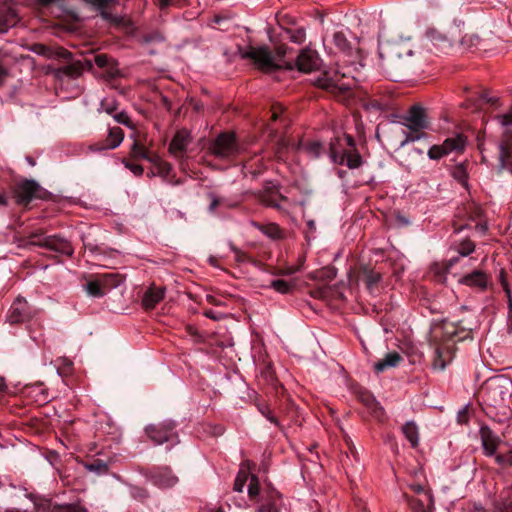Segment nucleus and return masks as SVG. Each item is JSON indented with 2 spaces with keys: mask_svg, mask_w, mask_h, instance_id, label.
I'll use <instances>...</instances> for the list:
<instances>
[{
  "mask_svg": "<svg viewBox=\"0 0 512 512\" xmlns=\"http://www.w3.org/2000/svg\"><path fill=\"white\" fill-rule=\"evenodd\" d=\"M410 488L416 493L417 496H422L423 493H430V491L425 490V488L420 484H411Z\"/></svg>",
  "mask_w": 512,
  "mask_h": 512,
  "instance_id": "nucleus-53",
  "label": "nucleus"
},
{
  "mask_svg": "<svg viewBox=\"0 0 512 512\" xmlns=\"http://www.w3.org/2000/svg\"><path fill=\"white\" fill-rule=\"evenodd\" d=\"M282 37L295 44H302L306 39V32L304 28H283Z\"/></svg>",
  "mask_w": 512,
  "mask_h": 512,
  "instance_id": "nucleus-27",
  "label": "nucleus"
},
{
  "mask_svg": "<svg viewBox=\"0 0 512 512\" xmlns=\"http://www.w3.org/2000/svg\"><path fill=\"white\" fill-rule=\"evenodd\" d=\"M57 56L58 57H62L64 59H69L70 56H71V53L63 48H60L58 51H57Z\"/></svg>",
  "mask_w": 512,
  "mask_h": 512,
  "instance_id": "nucleus-61",
  "label": "nucleus"
},
{
  "mask_svg": "<svg viewBox=\"0 0 512 512\" xmlns=\"http://www.w3.org/2000/svg\"><path fill=\"white\" fill-rule=\"evenodd\" d=\"M242 58L251 59L255 66L263 72L270 73L278 69H293L292 62L279 63L272 55L268 47H249L248 50L241 54Z\"/></svg>",
  "mask_w": 512,
  "mask_h": 512,
  "instance_id": "nucleus-4",
  "label": "nucleus"
},
{
  "mask_svg": "<svg viewBox=\"0 0 512 512\" xmlns=\"http://www.w3.org/2000/svg\"><path fill=\"white\" fill-rule=\"evenodd\" d=\"M157 170L160 175L167 177L172 170V166L170 163L163 161L162 159H158Z\"/></svg>",
  "mask_w": 512,
  "mask_h": 512,
  "instance_id": "nucleus-42",
  "label": "nucleus"
},
{
  "mask_svg": "<svg viewBox=\"0 0 512 512\" xmlns=\"http://www.w3.org/2000/svg\"><path fill=\"white\" fill-rule=\"evenodd\" d=\"M36 313V309L31 307L24 298L18 297L8 311L7 321L10 324H19L30 320Z\"/></svg>",
  "mask_w": 512,
  "mask_h": 512,
  "instance_id": "nucleus-9",
  "label": "nucleus"
},
{
  "mask_svg": "<svg viewBox=\"0 0 512 512\" xmlns=\"http://www.w3.org/2000/svg\"><path fill=\"white\" fill-rule=\"evenodd\" d=\"M459 284L484 291L489 284V276L482 270H474L459 278Z\"/></svg>",
  "mask_w": 512,
  "mask_h": 512,
  "instance_id": "nucleus-17",
  "label": "nucleus"
},
{
  "mask_svg": "<svg viewBox=\"0 0 512 512\" xmlns=\"http://www.w3.org/2000/svg\"><path fill=\"white\" fill-rule=\"evenodd\" d=\"M498 149L497 171L499 173L507 171L512 174V131L510 129H505Z\"/></svg>",
  "mask_w": 512,
  "mask_h": 512,
  "instance_id": "nucleus-10",
  "label": "nucleus"
},
{
  "mask_svg": "<svg viewBox=\"0 0 512 512\" xmlns=\"http://www.w3.org/2000/svg\"><path fill=\"white\" fill-rule=\"evenodd\" d=\"M101 107L107 114L110 115L113 114V112L116 110L114 102L108 103L106 101H102Z\"/></svg>",
  "mask_w": 512,
  "mask_h": 512,
  "instance_id": "nucleus-51",
  "label": "nucleus"
},
{
  "mask_svg": "<svg viewBox=\"0 0 512 512\" xmlns=\"http://www.w3.org/2000/svg\"><path fill=\"white\" fill-rule=\"evenodd\" d=\"M302 149L307 153V155L310 158H313V159H316V158L320 157V155L324 151L323 145L320 142H318V141H314V142H310V143L304 144L302 146Z\"/></svg>",
  "mask_w": 512,
  "mask_h": 512,
  "instance_id": "nucleus-30",
  "label": "nucleus"
},
{
  "mask_svg": "<svg viewBox=\"0 0 512 512\" xmlns=\"http://www.w3.org/2000/svg\"><path fill=\"white\" fill-rule=\"evenodd\" d=\"M205 316L214 320L221 319V316L217 315L214 311L209 310L205 312Z\"/></svg>",
  "mask_w": 512,
  "mask_h": 512,
  "instance_id": "nucleus-63",
  "label": "nucleus"
},
{
  "mask_svg": "<svg viewBox=\"0 0 512 512\" xmlns=\"http://www.w3.org/2000/svg\"><path fill=\"white\" fill-rule=\"evenodd\" d=\"M496 119L503 127H508V126L512 125V114L511 113L504 114V115H498V116H496Z\"/></svg>",
  "mask_w": 512,
  "mask_h": 512,
  "instance_id": "nucleus-46",
  "label": "nucleus"
},
{
  "mask_svg": "<svg viewBox=\"0 0 512 512\" xmlns=\"http://www.w3.org/2000/svg\"><path fill=\"white\" fill-rule=\"evenodd\" d=\"M31 244L45 247L67 256H71L73 254V248L70 242L57 236L44 237L41 235H33L31 237Z\"/></svg>",
  "mask_w": 512,
  "mask_h": 512,
  "instance_id": "nucleus-8",
  "label": "nucleus"
},
{
  "mask_svg": "<svg viewBox=\"0 0 512 512\" xmlns=\"http://www.w3.org/2000/svg\"><path fill=\"white\" fill-rule=\"evenodd\" d=\"M435 354L436 357L433 362V368L442 371L447 365V359L440 349H437Z\"/></svg>",
  "mask_w": 512,
  "mask_h": 512,
  "instance_id": "nucleus-39",
  "label": "nucleus"
},
{
  "mask_svg": "<svg viewBox=\"0 0 512 512\" xmlns=\"http://www.w3.org/2000/svg\"><path fill=\"white\" fill-rule=\"evenodd\" d=\"M65 70L67 71V77L76 78L81 75L83 69L80 62H75L65 65Z\"/></svg>",
  "mask_w": 512,
  "mask_h": 512,
  "instance_id": "nucleus-38",
  "label": "nucleus"
},
{
  "mask_svg": "<svg viewBox=\"0 0 512 512\" xmlns=\"http://www.w3.org/2000/svg\"><path fill=\"white\" fill-rule=\"evenodd\" d=\"M39 185L33 180H26L16 189V200L19 204L27 205L39 192Z\"/></svg>",
  "mask_w": 512,
  "mask_h": 512,
  "instance_id": "nucleus-18",
  "label": "nucleus"
},
{
  "mask_svg": "<svg viewBox=\"0 0 512 512\" xmlns=\"http://www.w3.org/2000/svg\"><path fill=\"white\" fill-rule=\"evenodd\" d=\"M402 360V357L397 352H390L386 356L375 363L374 369L377 372H383L388 368L396 367Z\"/></svg>",
  "mask_w": 512,
  "mask_h": 512,
  "instance_id": "nucleus-24",
  "label": "nucleus"
},
{
  "mask_svg": "<svg viewBox=\"0 0 512 512\" xmlns=\"http://www.w3.org/2000/svg\"><path fill=\"white\" fill-rule=\"evenodd\" d=\"M164 297V289L160 287L149 288L143 298L142 304L146 309H153Z\"/></svg>",
  "mask_w": 512,
  "mask_h": 512,
  "instance_id": "nucleus-23",
  "label": "nucleus"
},
{
  "mask_svg": "<svg viewBox=\"0 0 512 512\" xmlns=\"http://www.w3.org/2000/svg\"><path fill=\"white\" fill-rule=\"evenodd\" d=\"M192 138L186 129H181L175 133L170 145L169 152L176 158H180L186 152L187 147L191 143Z\"/></svg>",
  "mask_w": 512,
  "mask_h": 512,
  "instance_id": "nucleus-16",
  "label": "nucleus"
},
{
  "mask_svg": "<svg viewBox=\"0 0 512 512\" xmlns=\"http://www.w3.org/2000/svg\"><path fill=\"white\" fill-rule=\"evenodd\" d=\"M53 73L55 77L59 79H62L65 76L67 77V71L65 70V66L55 69Z\"/></svg>",
  "mask_w": 512,
  "mask_h": 512,
  "instance_id": "nucleus-57",
  "label": "nucleus"
},
{
  "mask_svg": "<svg viewBox=\"0 0 512 512\" xmlns=\"http://www.w3.org/2000/svg\"><path fill=\"white\" fill-rule=\"evenodd\" d=\"M288 52L289 48L286 45H280L276 48V55L274 57L279 61V63L283 64L284 62H282V58L285 57Z\"/></svg>",
  "mask_w": 512,
  "mask_h": 512,
  "instance_id": "nucleus-47",
  "label": "nucleus"
},
{
  "mask_svg": "<svg viewBox=\"0 0 512 512\" xmlns=\"http://www.w3.org/2000/svg\"><path fill=\"white\" fill-rule=\"evenodd\" d=\"M360 278L365 283L367 289L373 293L374 289L381 281V274L368 266H362L360 269Z\"/></svg>",
  "mask_w": 512,
  "mask_h": 512,
  "instance_id": "nucleus-22",
  "label": "nucleus"
},
{
  "mask_svg": "<svg viewBox=\"0 0 512 512\" xmlns=\"http://www.w3.org/2000/svg\"><path fill=\"white\" fill-rule=\"evenodd\" d=\"M402 432L412 447H416L419 443V430L415 422L408 421L402 426Z\"/></svg>",
  "mask_w": 512,
  "mask_h": 512,
  "instance_id": "nucleus-26",
  "label": "nucleus"
},
{
  "mask_svg": "<svg viewBox=\"0 0 512 512\" xmlns=\"http://www.w3.org/2000/svg\"><path fill=\"white\" fill-rule=\"evenodd\" d=\"M481 98L491 105H496L498 103V98L490 97L486 93L482 94Z\"/></svg>",
  "mask_w": 512,
  "mask_h": 512,
  "instance_id": "nucleus-60",
  "label": "nucleus"
},
{
  "mask_svg": "<svg viewBox=\"0 0 512 512\" xmlns=\"http://www.w3.org/2000/svg\"><path fill=\"white\" fill-rule=\"evenodd\" d=\"M145 159L148 160L149 162L153 163L157 167L158 159H161V158L157 155L149 156L147 154V158H145Z\"/></svg>",
  "mask_w": 512,
  "mask_h": 512,
  "instance_id": "nucleus-64",
  "label": "nucleus"
},
{
  "mask_svg": "<svg viewBox=\"0 0 512 512\" xmlns=\"http://www.w3.org/2000/svg\"><path fill=\"white\" fill-rule=\"evenodd\" d=\"M16 12L10 0L0 1V34L5 33L16 23Z\"/></svg>",
  "mask_w": 512,
  "mask_h": 512,
  "instance_id": "nucleus-19",
  "label": "nucleus"
},
{
  "mask_svg": "<svg viewBox=\"0 0 512 512\" xmlns=\"http://www.w3.org/2000/svg\"><path fill=\"white\" fill-rule=\"evenodd\" d=\"M212 154L217 157L226 158L234 155L237 151L234 135L220 134L210 147Z\"/></svg>",
  "mask_w": 512,
  "mask_h": 512,
  "instance_id": "nucleus-12",
  "label": "nucleus"
},
{
  "mask_svg": "<svg viewBox=\"0 0 512 512\" xmlns=\"http://www.w3.org/2000/svg\"><path fill=\"white\" fill-rule=\"evenodd\" d=\"M248 479H249L248 471L244 468H241L237 474L236 479H235L234 491L242 492Z\"/></svg>",
  "mask_w": 512,
  "mask_h": 512,
  "instance_id": "nucleus-35",
  "label": "nucleus"
},
{
  "mask_svg": "<svg viewBox=\"0 0 512 512\" xmlns=\"http://www.w3.org/2000/svg\"><path fill=\"white\" fill-rule=\"evenodd\" d=\"M330 158L334 163L346 165L350 169L358 168L362 163L357 151L339 149L334 142L330 143Z\"/></svg>",
  "mask_w": 512,
  "mask_h": 512,
  "instance_id": "nucleus-11",
  "label": "nucleus"
},
{
  "mask_svg": "<svg viewBox=\"0 0 512 512\" xmlns=\"http://www.w3.org/2000/svg\"><path fill=\"white\" fill-rule=\"evenodd\" d=\"M150 477L153 484L160 488H170L178 482V478L167 467L155 470Z\"/></svg>",
  "mask_w": 512,
  "mask_h": 512,
  "instance_id": "nucleus-20",
  "label": "nucleus"
},
{
  "mask_svg": "<svg viewBox=\"0 0 512 512\" xmlns=\"http://www.w3.org/2000/svg\"><path fill=\"white\" fill-rule=\"evenodd\" d=\"M263 202L265 205L269 206V207H274L278 210H281L282 209V206L279 202H276L275 200H273L272 198H264L263 199Z\"/></svg>",
  "mask_w": 512,
  "mask_h": 512,
  "instance_id": "nucleus-56",
  "label": "nucleus"
},
{
  "mask_svg": "<svg viewBox=\"0 0 512 512\" xmlns=\"http://www.w3.org/2000/svg\"><path fill=\"white\" fill-rule=\"evenodd\" d=\"M409 505L414 512H432L434 501L431 493H423L422 496L411 497Z\"/></svg>",
  "mask_w": 512,
  "mask_h": 512,
  "instance_id": "nucleus-21",
  "label": "nucleus"
},
{
  "mask_svg": "<svg viewBox=\"0 0 512 512\" xmlns=\"http://www.w3.org/2000/svg\"><path fill=\"white\" fill-rule=\"evenodd\" d=\"M336 146L339 148V149H342L343 147V142H345V144L350 147V148H353L355 143H354V140L351 136L349 135H343L342 138L338 137L336 138L334 141H333Z\"/></svg>",
  "mask_w": 512,
  "mask_h": 512,
  "instance_id": "nucleus-44",
  "label": "nucleus"
},
{
  "mask_svg": "<svg viewBox=\"0 0 512 512\" xmlns=\"http://www.w3.org/2000/svg\"><path fill=\"white\" fill-rule=\"evenodd\" d=\"M412 55V50L403 42H385L379 46L381 65L387 72L392 73L401 70L405 66L404 56Z\"/></svg>",
  "mask_w": 512,
  "mask_h": 512,
  "instance_id": "nucleus-1",
  "label": "nucleus"
},
{
  "mask_svg": "<svg viewBox=\"0 0 512 512\" xmlns=\"http://www.w3.org/2000/svg\"><path fill=\"white\" fill-rule=\"evenodd\" d=\"M51 512H86V509L77 504L54 505Z\"/></svg>",
  "mask_w": 512,
  "mask_h": 512,
  "instance_id": "nucleus-36",
  "label": "nucleus"
},
{
  "mask_svg": "<svg viewBox=\"0 0 512 512\" xmlns=\"http://www.w3.org/2000/svg\"><path fill=\"white\" fill-rule=\"evenodd\" d=\"M266 233L272 238H278L280 237L281 231L277 225L273 224L268 227Z\"/></svg>",
  "mask_w": 512,
  "mask_h": 512,
  "instance_id": "nucleus-50",
  "label": "nucleus"
},
{
  "mask_svg": "<svg viewBox=\"0 0 512 512\" xmlns=\"http://www.w3.org/2000/svg\"><path fill=\"white\" fill-rule=\"evenodd\" d=\"M466 145V139L456 134L451 138H447L441 145H433L428 151V157L432 160H439L445 155L453 152H462Z\"/></svg>",
  "mask_w": 512,
  "mask_h": 512,
  "instance_id": "nucleus-7",
  "label": "nucleus"
},
{
  "mask_svg": "<svg viewBox=\"0 0 512 512\" xmlns=\"http://www.w3.org/2000/svg\"><path fill=\"white\" fill-rule=\"evenodd\" d=\"M210 197H211V200H212V201H211V204H210L209 209H210L211 211H213V210L218 206V204H219V200H218V199H217V197H216V196H214V195H211Z\"/></svg>",
  "mask_w": 512,
  "mask_h": 512,
  "instance_id": "nucleus-62",
  "label": "nucleus"
},
{
  "mask_svg": "<svg viewBox=\"0 0 512 512\" xmlns=\"http://www.w3.org/2000/svg\"><path fill=\"white\" fill-rule=\"evenodd\" d=\"M293 63V68L296 67L300 72L310 73L320 66V58L318 54L309 49H302Z\"/></svg>",
  "mask_w": 512,
  "mask_h": 512,
  "instance_id": "nucleus-13",
  "label": "nucleus"
},
{
  "mask_svg": "<svg viewBox=\"0 0 512 512\" xmlns=\"http://www.w3.org/2000/svg\"><path fill=\"white\" fill-rule=\"evenodd\" d=\"M248 494L251 498H254L259 494V481L254 475L250 477V483L248 485Z\"/></svg>",
  "mask_w": 512,
  "mask_h": 512,
  "instance_id": "nucleus-40",
  "label": "nucleus"
},
{
  "mask_svg": "<svg viewBox=\"0 0 512 512\" xmlns=\"http://www.w3.org/2000/svg\"><path fill=\"white\" fill-rule=\"evenodd\" d=\"M468 420L467 407L462 408L457 414V421L460 424L466 423Z\"/></svg>",
  "mask_w": 512,
  "mask_h": 512,
  "instance_id": "nucleus-52",
  "label": "nucleus"
},
{
  "mask_svg": "<svg viewBox=\"0 0 512 512\" xmlns=\"http://www.w3.org/2000/svg\"><path fill=\"white\" fill-rule=\"evenodd\" d=\"M403 121V125L410 129L413 133L408 134L405 132V130H401L404 138L399 144L400 148H403L410 142L421 139L424 136V133H421L420 131L428 127L426 112L424 108L419 105L412 106L407 114L403 116Z\"/></svg>",
  "mask_w": 512,
  "mask_h": 512,
  "instance_id": "nucleus-3",
  "label": "nucleus"
},
{
  "mask_svg": "<svg viewBox=\"0 0 512 512\" xmlns=\"http://www.w3.org/2000/svg\"><path fill=\"white\" fill-rule=\"evenodd\" d=\"M125 166L130 169V171L137 175V176H140L142 175L143 173V167L141 165H138V164H132V163H129V162H125Z\"/></svg>",
  "mask_w": 512,
  "mask_h": 512,
  "instance_id": "nucleus-49",
  "label": "nucleus"
},
{
  "mask_svg": "<svg viewBox=\"0 0 512 512\" xmlns=\"http://www.w3.org/2000/svg\"><path fill=\"white\" fill-rule=\"evenodd\" d=\"M86 469L90 472H94L96 474H105L108 472V465L106 462L96 459L93 462L86 465Z\"/></svg>",
  "mask_w": 512,
  "mask_h": 512,
  "instance_id": "nucleus-34",
  "label": "nucleus"
},
{
  "mask_svg": "<svg viewBox=\"0 0 512 512\" xmlns=\"http://www.w3.org/2000/svg\"><path fill=\"white\" fill-rule=\"evenodd\" d=\"M318 87L329 91H346L351 88L350 81L347 80L345 73L339 71H325L314 80Z\"/></svg>",
  "mask_w": 512,
  "mask_h": 512,
  "instance_id": "nucleus-5",
  "label": "nucleus"
},
{
  "mask_svg": "<svg viewBox=\"0 0 512 512\" xmlns=\"http://www.w3.org/2000/svg\"><path fill=\"white\" fill-rule=\"evenodd\" d=\"M499 280H500L501 286H502L505 294L506 295L512 294L511 288L509 286V283H508V281H507V279L505 277V272L503 270H501V272H500Z\"/></svg>",
  "mask_w": 512,
  "mask_h": 512,
  "instance_id": "nucleus-48",
  "label": "nucleus"
},
{
  "mask_svg": "<svg viewBox=\"0 0 512 512\" xmlns=\"http://www.w3.org/2000/svg\"><path fill=\"white\" fill-rule=\"evenodd\" d=\"M124 139V132L119 127L109 128V133L104 142L91 145L89 149L95 152L112 150L117 148Z\"/></svg>",
  "mask_w": 512,
  "mask_h": 512,
  "instance_id": "nucleus-15",
  "label": "nucleus"
},
{
  "mask_svg": "<svg viewBox=\"0 0 512 512\" xmlns=\"http://www.w3.org/2000/svg\"><path fill=\"white\" fill-rule=\"evenodd\" d=\"M85 290L88 293V295L93 296V297H102L105 295V291L103 290L102 286L100 285L98 278L89 281L85 285Z\"/></svg>",
  "mask_w": 512,
  "mask_h": 512,
  "instance_id": "nucleus-33",
  "label": "nucleus"
},
{
  "mask_svg": "<svg viewBox=\"0 0 512 512\" xmlns=\"http://www.w3.org/2000/svg\"><path fill=\"white\" fill-rule=\"evenodd\" d=\"M270 286L281 294H287L291 291L292 285L282 279L273 280Z\"/></svg>",
  "mask_w": 512,
  "mask_h": 512,
  "instance_id": "nucleus-37",
  "label": "nucleus"
},
{
  "mask_svg": "<svg viewBox=\"0 0 512 512\" xmlns=\"http://www.w3.org/2000/svg\"><path fill=\"white\" fill-rule=\"evenodd\" d=\"M423 156V151L413 148L407 155H400V164L407 170H410L414 162Z\"/></svg>",
  "mask_w": 512,
  "mask_h": 512,
  "instance_id": "nucleus-29",
  "label": "nucleus"
},
{
  "mask_svg": "<svg viewBox=\"0 0 512 512\" xmlns=\"http://www.w3.org/2000/svg\"><path fill=\"white\" fill-rule=\"evenodd\" d=\"M108 58L106 55H97L95 56V63L98 67H105L107 65Z\"/></svg>",
  "mask_w": 512,
  "mask_h": 512,
  "instance_id": "nucleus-55",
  "label": "nucleus"
},
{
  "mask_svg": "<svg viewBox=\"0 0 512 512\" xmlns=\"http://www.w3.org/2000/svg\"><path fill=\"white\" fill-rule=\"evenodd\" d=\"M35 52L39 53V54H42V55H45V56H50V51L48 48H46L45 46L43 45H39L37 46L35 49H34Z\"/></svg>",
  "mask_w": 512,
  "mask_h": 512,
  "instance_id": "nucleus-58",
  "label": "nucleus"
},
{
  "mask_svg": "<svg viewBox=\"0 0 512 512\" xmlns=\"http://www.w3.org/2000/svg\"><path fill=\"white\" fill-rule=\"evenodd\" d=\"M131 153L134 157H139V158H147V152L145 151L144 147L138 143L137 141H135L131 147Z\"/></svg>",
  "mask_w": 512,
  "mask_h": 512,
  "instance_id": "nucleus-43",
  "label": "nucleus"
},
{
  "mask_svg": "<svg viewBox=\"0 0 512 512\" xmlns=\"http://www.w3.org/2000/svg\"><path fill=\"white\" fill-rule=\"evenodd\" d=\"M113 118L115 119L116 122H118L120 124H123V125H126V126H130L129 116L125 112H123V111L114 114Z\"/></svg>",
  "mask_w": 512,
  "mask_h": 512,
  "instance_id": "nucleus-45",
  "label": "nucleus"
},
{
  "mask_svg": "<svg viewBox=\"0 0 512 512\" xmlns=\"http://www.w3.org/2000/svg\"><path fill=\"white\" fill-rule=\"evenodd\" d=\"M453 174L455 178L459 179L462 182L466 179V172L461 166L457 167Z\"/></svg>",
  "mask_w": 512,
  "mask_h": 512,
  "instance_id": "nucleus-54",
  "label": "nucleus"
},
{
  "mask_svg": "<svg viewBox=\"0 0 512 512\" xmlns=\"http://www.w3.org/2000/svg\"><path fill=\"white\" fill-rule=\"evenodd\" d=\"M333 42L339 50L345 53H349L352 49L350 42L347 40L343 32H335L333 35Z\"/></svg>",
  "mask_w": 512,
  "mask_h": 512,
  "instance_id": "nucleus-32",
  "label": "nucleus"
},
{
  "mask_svg": "<svg viewBox=\"0 0 512 512\" xmlns=\"http://www.w3.org/2000/svg\"><path fill=\"white\" fill-rule=\"evenodd\" d=\"M483 448L486 455L491 456L496 452L497 444L490 438H483Z\"/></svg>",
  "mask_w": 512,
  "mask_h": 512,
  "instance_id": "nucleus-41",
  "label": "nucleus"
},
{
  "mask_svg": "<svg viewBox=\"0 0 512 512\" xmlns=\"http://www.w3.org/2000/svg\"><path fill=\"white\" fill-rule=\"evenodd\" d=\"M486 401L497 408H505L512 397V379L505 375L490 378L485 385Z\"/></svg>",
  "mask_w": 512,
  "mask_h": 512,
  "instance_id": "nucleus-2",
  "label": "nucleus"
},
{
  "mask_svg": "<svg viewBox=\"0 0 512 512\" xmlns=\"http://www.w3.org/2000/svg\"><path fill=\"white\" fill-rule=\"evenodd\" d=\"M175 425L172 421L149 425L146 428L148 437L157 445L164 442L177 443L178 436L174 431Z\"/></svg>",
  "mask_w": 512,
  "mask_h": 512,
  "instance_id": "nucleus-6",
  "label": "nucleus"
},
{
  "mask_svg": "<svg viewBox=\"0 0 512 512\" xmlns=\"http://www.w3.org/2000/svg\"><path fill=\"white\" fill-rule=\"evenodd\" d=\"M97 278L99 279V283L105 291V294L122 283V277L117 273L103 274Z\"/></svg>",
  "mask_w": 512,
  "mask_h": 512,
  "instance_id": "nucleus-25",
  "label": "nucleus"
},
{
  "mask_svg": "<svg viewBox=\"0 0 512 512\" xmlns=\"http://www.w3.org/2000/svg\"><path fill=\"white\" fill-rule=\"evenodd\" d=\"M457 30V27H453L450 31L444 33L436 28H429L426 32V36L432 45L444 50L451 47L455 42V32H457Z\"/></svg>",
  "mask_w": 512,
  "mask_h": 512,
  "instance_id": "nucleus-14",
  "label": "nucleus"
},
{
  "mask_svg": "<svg viewBox=\"0 0 512 512\" xmlns=\"http://www.w3.org/2000/svg\"><path fill=\"white\" fill-rule=\"evenodd\" d=\"M474 250L475 244L469 239L462 240L458 244L455 243V251L459 254V257H466Z\"/></svg>",
  "mask_w": 512,
  "mask_h": 512,
  "instance_id": "nucleus-31",
  "label": "nucleus"
},
{
  "mask_svg": "<svg viewBox=\"0 0 512 512\" xmlns=\"http://www.w3.org/2000/svg\"><path fill=\"white\" fill-rule=\"evenodd\" d=\"M461 44L466 46L467 48H486L485 39H482L476 33H468L464 35L461 40Z\"/></svg>",
  "mask_w": 512,
  "mask_h": 512,
  "instance_id": "nucleus-28",
  "label": "nucleus"
},
{
  "mask_svg": "<svg viewBox=\"0 0 512 512\" xmlns=\"http://www.w3.org/2000/svg\"><path fill=\"white\" fill-rule=\"evenodd\" d=\"M258 512H276V509H275L274 505L266 504V505H262L258 509Z\"/></svg>",
  "mask_w": 512,
  "mask_h": 512,
  "instance_id": "nucleus-59",
  "label": "nucleus"
}]
</instances>
